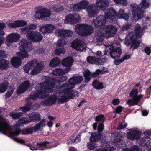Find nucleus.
Wrapping results in <instances>:
<instances>
[{
	"mask_svg": "<svg viewBox=\"0 0 151 151\" xmlns=\"http://www.w3.org/2000/svg\"><path fill=\"white\" fill-rule=\"evenodd\" d=\"M83 79L82 77L78 76L72 77L69 79L68 83L66 82L62 84L61 86L66 87L64 89H58V91L55 94L52 95L47 99L42 102V104L46 106L52 105L56 101L63 102H66L70 99H73L77 97L78 93L76 90L70 92V90L77 84L80 83Z\"/></svg>",
	"mask_w": 151,
	"mask_h": 151,
	"instance_id": "f257e3e1",
	"label": "nucleus"
},
{
	"mask_svg": "<svg viewBox=\"0 0 151 151\" xmlns=\"http://www.w3.org/2000/svg\"><path fill=\"white\" fill-rule=\"evenodd\" d=\"M67 78L65 76L61 77L53 78L50 81H46L43 83L38 84L37 85L35 91H32L30 96L28 97L27 100L30 99L33 100H36L37 98L43 99L46 97L48 95L49 92L55 91L54 94H55L57 91L58 89L63 90V88L61 86L62 85L59 87L58 85L67 79Z\"/></svg>",
	"mask_w": 151,
	"mask_h": 151,
	"instance_id": "f03ea898",
	"label": "nucleus"
},
{
	"mask_svg": "<svg viewBox=\"0 0 151 151\" xmlns=\"http://www.w3.org/2000/svg\"><path fill=\"white\" fill-rule=\"evenodd\" d=\"M88 4L89 2L87 0H82L73 6V10L78 11L86 9L89 17H94L97 15L99 9L105 10L109 5V2L107 0H97L93 4L88 5Z\"/></svg>",
	"mask_w": 151,
	"mask_h": 151,
	"instance_id": "7ed1b4c3",
	"label": "nucleus"
},
{
	"mask_svg": "<svg viewBox=\"0 0 151 151\" xmlns=\"http://www.w3.org/2000/svg\"><path fill=\"white\" fill-rule=\"evenodd\" d=\"M105 16L103 15L99 16L94 19L92 23V25L95 28L100 27L104 24L106 22V17L113 20L116 17L118 18H122L127 20L129 18L128 14L124 13V10L120 9L118 14H116L115 10L112 8L107 9L105 12Z\"/></svg>",
	"mask_w": 151,
	"mask_h": 151,
	"instance_id": "20e7f679",
	"label": "nucleus"
},
{
	"mask_svg": "<svg viewBox=\"0 0 151 151\" xmlns=\"http://www.w3.org/2000/svg\"><path fill=\"white\" fill-rule=\"evenodd\" d=\"M19 43L20 45L19 49L20 52H17L16 55L17 57H13L11 61L12 65L15 67L20 66L21 64V60L24 58L29 57L28 52L33 48L32 43L27 40L23 39Z\"/></svg>",
	"mask_w": 151,
	"mask_h": 151,
	"instance_id": "39448f33",
	"label": "nucleus"
},
{
	"mask_svg": "<svg viewBox=\"0 0 151 151\" xmlns=\"http://www.w3.org/2000/svg\"><path fill=\"white\" fill-rule=\"evenodd\" d=\"M143 30L140 25L137 24L135 29V35L133 32H129L124 42V43L127 46L130 45V49L132 48V50L138 48L140 45V42L137 38H140L143 35Z\"/></svg>",
	"mask_w": 151,
	"mask_h": 151,
	"instance_id": "423d86ee",
	"label": "nucleus"
},
{
	"mask_svg": "<svg viewBox=\"0 0 151 151\" xmlns=\"http://www.w3.org/2000/svg\"><path fill=\"white\" fill-rule=\"evenodd\" d=\"M139 5L141 8L136 3L132 4L130 5L133 18L135 20L143 17L144 10L142 9L149 7L150 6V4L147 2V0H142Z\"/></svg>",
	"mask_w": 151,
	"mask_h": 151,
	"instance_id": "0eeeda50",
	"label": "nucleus"
},
{
	"mask_svg": "<svg viewBox=\"0 0 151 151\" xmlns=\"http://www.w3.org/2000/svg\"><path fill=\"white\" fill-rule=\"evenodd\" d=\"M33 68L30 73L31 75H35L40 72L44 67L42 62H38L35 60H33L29 62L23 67L24 71L27 73H29L32 68Z\"/></svg>",
	"mask_w": 151,
	"mask_h": 151,
	"instance_id": "6e6552de",
	"label": "nucleus"
},
{
	"mask_svg": "<svg viewBox=\"0 0 151 151\" xmlns=\"http://www.w3.org/2000/svg\"><path fill=\"white\" fill-rule=\"evenodd\" d=\"M120 44L118 42L113 43L106 47L104 55L109 54L111 57L114 59H118L121 54L122 50L120 48Z\"/></svg>",
	"mask_w": 151,
	"mask_h": 151,
	"instance_id": "1a4fd4ad",
	"label": "nucleus"
},
{
	"mask_svg": "<svg viewBox=\"0 0 151 151\" xmlns=\"http://www.w3.org/2000/svg\"><path fill=\"white\" fill-rule=\"evenodd\" d=\"M60 9H56V6L53 7V9L52 8L50 10L46 8H43L39 9L35 13L34 16L35 17L39 19H45L46 18L49 17L51 14V12L53 11L60 12L62 8L60 7Z\"/></svg>",
	"mask_w": 151,
	"mask_h": 151,
	"instance_id": "9d476101",
	"label": "nucleus"
},
{
	"mask_svg": "<svg viewBox=\"0 0 151 151\" xmlns=\"http://www.w3.org/2000/svg\"><path fill=\"white\" fill-rule=\"evenodd\" d=\"M75 30L79 35L84 36L91 35L93 32V27L86 24H79L75 26Z\"/></svg>",
	"mask_w": 151,
	"mask_h": 151,
	"instance_id": "9b49d317",
	"label": "nucleus"
},
{
	"mask_svg": "<svg viewBox=\"0 0 151 151\" xmlns=\"http://www.w3.org/2000/svg\"><path fill=\"white\" fill-rule=\"evenodd\" d=\"M104 125L102 123H100L98 127V133H92L91 134V136L90 138V142L87 143L88 148L90 150H93L97 146L95 143L93 142L98 141L100 138L101 134L99 133L102 132L103 130Z\"/></svg>",
	"mask_w": 151,
	"mask_h": 151,
	"instance_id": "f8f14e48",
	"label": "nucleus"
},
{
	"mask_svg": "<svg viewBox=\"0 0 151 151\" xmlns=\"http://www.w3.org/2000/svg\"><path fill=\"white\" fill-rule=\"evenodd\" d=\"M138 92V90L136 89H133L131 91L130 95L131 97H133V98L128 100L127 101V103L129 106H132L137 105L140 99L143 96V95L141 94L137 95Z\"/></svg>",
	"mask_w": 151,
	"mask_h": 151,
	"instance_id": "ddd939ff",
	"label": "nucleus"
},
{
	"mask_svg": "<svg viewBox=\"0 0 151 151\" xmlns=\"http://www.w3.org/2000/svg\"><path fill=\"white\" fill-rule=\"evenodd\" d=\"M102 29L106 37L107 38L113 37L117 31L116 28L111 25L105 26Z\"/></svg>",
	"mask_w": 151,
	"mask_h": 151,
	"instance_id": "4468645a",
	"label": "nucleus"
},
{
	"mask_svg": "<svg viewBox=\"0 0 151 151\" xmlns=\"http://www.w3.org/2000/svg\"><path fill=\"white\" fill-rule=\"evenodd\" d=\"M26 36L27 38L32 42L40 41L43 38L40 33L37 31H31L28 32Z\"/></svg>",
	"mask_w": 151,
	"mask_h": 151,
	"instance_id": "2eb2a0df",
	"label": "nucleus"
},
{
	"mask_svg": "<svg viewBox=\"0 0 151 151\" xmlns=\"http://www.w3.org/2000/svg\"><path fill=\"white\" fill-rule=\"evenodd\" d=\"M81 18L78 14H74L67 16L64 20L65 23L75 24L77 23Z\"/></svg>",
	"mask_w": 151,
	"mask_h": 151,
	"instance_id": "dca6fc26",
	"label": "nucleus"
},
{
	"mask_svg": "<svg viewBox=\"0 0 151 151\" xmlns=\"http://www.w3.org/2000/svg\"><path fill=\"white\" fill-rule=\"evenodd\" d=\"M20 37V35L17 33H10L6 37V44L8 46H9L11 43L17 42Z\"/></svg>",
	"mask_w": 151,
	"mask_h": 151,
	"instance_id": "f3484780",
	"label": "nucleus"
},
{
	"mask_svg": "<svg viewBox=\"0 0 151 151\" xmlns=\"http://www.w3.org/2000/svg\"><path fill=\"white\" fill-rule=\"evenodd\" d=\"M101 72V71L99 69H97L95 72L92 73L87 69L83 72L84 76L85 78V81L86 83L88 82L91 78L97 76Z\"/></svg>",
	"mask_w": 151,
	"mask_h": 151,
	"instance_id": "a211bd4d",
	"label": "nucleus"
},
{
	"mask_svg": "<svg viewBox=\"0 0 151 151\" xmlns=\"http://www.w3.org/2000/svg\"><path fill=\"white\" fill-rule=\"evenodd\" d=\"M141 134V132L139 131L137 128L130 129L129 132L127 133V138L132 140H137L139 138Z\"/></svg>",
	"mask_w": 151,
	"mask_h": 151,
	"instance_id": "6ab92c4d",
	"label": "nucleus"
},
{
	"mask_svg": "<svg viewBox=\"0 0 151 151\" xmlns=\"http://www.w3.org/2000/svg\"><path fill=\"white\" fill-rule=\"evenodd\" d=\"M104 37H106L105 35L102 28H101L99 30L96 31L95 33L93 42H96L102 41Z\"/></svg>",
	"mask_w": 151,
	"mask_h": 151,
	"instance_id": "aec40b11",
	"label": "nucleus"
},
{
	"mask_svg": "<svg viewBox=\"0 0 151 151\" xmlns=\"http://www.w3.org/2000/svg\"><path fill=\"white\" fill-rule=\"evenodd\" d=\"M71 46L77 50L82 51L85 48L86 46L83 42L78 39H76L72 42Z\"/></svg>",
	"mask_w": 151,
	"mask_h": 151,
	"instance_id": "412c9836",
	"label": "nucleus"
},
{
	"mask_svg": "<svg viewBox=\"0 0 151 151\" xmlns=\"http://www.w3.org/2000/svg\"><path fill=\"white\" fill-rule=\"evenodd\" d=\"M27 24L26 22L23 20H17L14 22L9 21L7 22L6 23L7 26L10 29L24 26Z\"/></svg>",
	"mask_w": 151,
	"mask_h": 151,
	"instance_id": "4be33fe9",
	"label": "nucleus"
},
{
	"mask_svg": "<svg viewBox=\"0 0 151 151\" xmlns=\"http://www.w3.org/2000/svg\"><path fill=\"white\" fill-rule=\"evenodd\" d=\"M56 27L51 24H48L41 27L39 30L43 34L50 33L53 32Z\"/></svg>",
	"mask_w": 151,
	"mask_h": 151,
	"instance_id": "5701e85b",
	"label": "nucleus"
},
{
	"mask_svg": "<svg viewBox=\"0 0 151 151\" xmlns=\"http://www.w3.org/2000/svg\"><path fill=\"white\" fill-rule=\"evenodd\" d=\"M30 86V83L28 81H24L17 88L16 93L20 94L24 93L27 88H29Z\"/></svg>",
	"mask_w": 151,
	"mask_h": 151,
	"instance_id": "b1692460",
	"label": "nucleus"
},
{
	"mask_svg": "<svg viewBox=\"0 0 151 151\" xmlns=\"http://www.w3.org/2000/svg\"><path fill=\"white\" fill-rule=\"evenodd\" d=\"M87 60L90 63H94L97 65L103 64L104 62L106 61V59L103 58L101 60L95 57L90 56L87 58Z\"/></svg>",
	"mask_w": 151,
	"mask_h": 151,
	"instance_id": "393cba45",
	"label": "nucleus"
},
{
	"mask_svg": "<svg viewBox=\"0 0 151 151\" xmlns=\"http://www.w3.org/2000/svg\"><path fill=\"white\" fill-rule=\"evenodd\" d=\"M74 62L73 58L71 57H67L63 59L62 61V65L66 67H70L72 66Z\"/></svg>",
	"mask_w": 151,
	"mask_h": 151,
	"instance_id": "a878e982",
	"label": "nucleus"
},
{
	"mask_svg": "<svg viewBox=\"0 0 151 151\" xmlns=\"http://www.w3.org/2000/svg\"><path fill=\"white\" fill-rule=\"evenodd\" d=\"M29 117L30 121L37 122L40 119L39 114L36 113H32L29 115Z\"/></svg>",
	"mask_w": 151,
	"mask_h": 151,
	"instance_id": "bb28decb",
	"label": "nucleus"
},
{
	"mask_svg": "<svg viewBox=\"0 0 151 151\" xmlns=\"http://www.w3.org/2000/svg\"><path fill=\"white\" fill-rule=\"evenodd\" d=\"M70 70V68L65 69V70L61 68H56L52 71L54 75L56 76H59L67 73Z\"/></svg>",
	"mask_w": 151,
	"mask_h": 151,
	"instance_id": "cd10ccee",
	"label": "nucleus"
},
{
	"mask_svg": "<svg viewBox=\"0 0 151 151\" xmlns=\"http://www.w3.org/2000/svg\"><path fill=\"white\" fill-rule=\"evenodd\" d=\"M30 122L29 119L27 117H22L19 119L18 122L15 124V127H19L22 124H26L29 123Z\"/></svg>",
	"mask_w": 151,
	"mask_h": 151,
	"instance_id": "c85d7f7f",
	"label": "nucleus"
},
{
	"mask_svg": "<svg viewBox=\"0 0 151 151\" xmlns=\"http://www.w3.org/2000/svg\"><path fill=\"white\" fill-rule=\"evenodd\" d=\"M37 28V25L34 24H32L29 25H28L26 27L22 28L21 31L24 34L26 35L29 32L31 31H32V29H35Z\"/></svg>",
	"mask_w": 151,
	"mask_h": 151,
	"instance_id": "c756f323",
	"label": "nucleus"
},
{
	"mask_svg": "<svg viewBox=\"0 0 151 151\" xmlns=\"http://www.w3.org/2000/svg\"><path fill=\"white\" fill-rule=\"evenodd\" d=\"M92 86L97 89H101L104 88L103 84L96 80L93 81L92 83Z\"/></svg>",
	"mask_w": 151,
	"mask_h": 151,
	"instance_id": "7c9ffc66",
	"label": "nucleus"
},
{
	"mask_svg": "<svg viewBox=\"0 0 151 151\" xmlns=\"http://www.w3.org/2000/svg\"><path fill=\"white\" fill-rule=\"evenodd\" d=\"M60 63V61L57 58H55L50 62V65L51 67H55L57 66Z\"/></svg>",
	"mask_w": 151,
	"mask_h": 151,
	"instance_id": "2f4dec72",
	"label": "nucleus"
},
{
	"mask_svg": "<svg viewBox=\"0 0 151 151\" xmlns=\"http://www.w3.org/2000/svg\"><path fill=\"white\" fill-rule=\"evenodd\" d=\"M9 63L5 60H2L0 61V69H3L7 68L8 67Z\"/></svg>",
	"mask_w": 151,
	"mask_h": 151,
	"instance_id": "473e14b6",
	"label": "nucleus"
},
{
	"mask_svg": "<svg viewBox=\"0 0 151 151\" xmlns=\"http://www.w3.org/2000/svg\"><path fill=\"white\" fill-rule=\"evenodd\" d=\"M55 34L59 37H64L65 30L62 29H58L55 31Z\"/></svg>",
	"mask_w": 151,
	"mask_h": 151,
	"instance_id": "72a5a7b5",
	"label": "nucleus"
},
{
	"mask_svg": "<svg viewBox=\"0 0 151 151\" xmlns=\"http://www.w3.org/2000/svg\"><path fill=\"white\" fill-rule=\"evenodd\" d=\"M22 113L21 112L16 113L13 112L10 113V115L13 119H16L22 116Z\"/></svg>",
	"mask_w": 151,
	"mask_h": 151,
	"instance_id": "f704fd0d",
	"label": "nucleus"
},
{
	"mask_svg": "<svg viewBox=\"0 0 151 151\" xmlns=\"http://www.w3.org/2000/svg\"><path fill=\"white\" fill-rule=\"evenodd\" d=\"M7 82L1 83L0 85V93H3L5 91L8 87Z\"/></svg>",
	"mask_w": 151,
	"mask_h": 151,
	"instance_id": "c9c22d12",
	"label": "nucleus"
},
{
	"mask_svg": "<svg viewBox=\"0 0 151 151\" xmlns=\"http://www.w3.org/2000/svg\"><path fill=\"white\" fill-rule=\"evenodd\" d=\"M118 132H115L111 134V137L112 138H114V142H117L118 143V142L120 141V138L118 137Z\"/></svg>",
	"mask_w": 151,
	"mask_h": 151,
	"instance_id": "e433bc0d",
	"label": "nucleus"
},
{
	"mask_svg": "<svg viewBox=\"0 0 151 151\" xmlns=\"http://www.w3.org/2000/svg\"><path fill=\"white\" fill-rule=\"evenodd\" d=\"M31 105V103H29L26 104L23 107H20V108L22 109L23 111H28L30 110Z\"/></svg>",
	"mask_w": 151,
	"mask_h": 151,
	"instance_id": "4c0bfd02",
	"label": "nucleus"
},
{
	"mask_svg": "<svg viewBox=\"0 0 151 151\" xmlns=\"http://www.w3.org/2000/svg\"><path fill=\"white\" fill-rule=\"evenodd\" d=\"M65 50L63 47L61 48L56 49L55 50V53L57 55H60L61 54H63L65 52Z\"/></svg>",
	"mask_w": 151,
	"mask_h": 151,
	"instance_id": "58836bf2",
	"label": "nucleus"
},
{
	"mask_svg": "<svg viewBox=\"0 0 151 151\" xmlns=\"http://www.w3.org/2000/svg\"><path fill=\"white\" fill-rule=\"evenodd\" d=\"M66 44V42L63 39H59L57 42L56 45L57 46H62Z\"/></svg>",
	"mask_w": 151,
	"mask_h": 151,
	"instance_id": "ea45409f",
	"label": "nucleus"
},
{
	"mask_svg": "<svg viewBox=\"0 0 151 151\" xmlns=\"http://www.w3.org/2000/svg\"><path fill=\"white\" fill-rule=\"evenodd\" d=\"M5 27V24L4 23H0V36H3L5 33L3 30Z\"/></svg>",
	"mask_w": 151,
	"mask_h": 151,
	"instance_id": "a19ab883",
	"label": "nucleus"
},
{
	"mask_svg": "<svg viewBox=\"0 0 151 151\" xmlns=\"http://www.w3.org/2000/svg\"><path fill=\"white\" fill-rule=\"evenodd\" d=\"M122 151H139V149L135 145H133L131 147V150L127 148L123 150Z\"/></svg>",
	"mask_w": 151,
	"mask_h": 151,
	"instance_id": "79ce46f5",
	"label": "nucleus"
},
{
	"mask_svg": "<svg viewBox=\"0 0 151 151\" xmlns=\"http://www.w3.org/2000/svg\"><path fill=\"white\" fill-rule=\"evenodd\" d=\"M116 3H119L122 4L123 6H126L127 4L126 0H113Z\"/></svg>",
	"mask_w": 151,
	"mask_h": 151,
	"instance_id": "37998d69",
	"label": "nucleus"
},
{
	"mask_svg": "<svg viewBox=\"0 0 151 151\" xmlns=\"http://www.w3.org/2000/svg\"><path fill=\"white\" fill-rule=\"evenodd\" d=\"M73 34L72 31L70 30H65L64 37H70L72 36Z\"/></svg>",
	"mask_w": 151,
	"mask_h": 151,
	"instance_id": "c03bdc74",
	"label": "nucleus"
},
{
	"mask_svg": "<svg viewBox=\"0 0 151 151\" xmlns=\"http://www.w3.org/2000/svg\"><path fill=\"white\" fill-rule=\"evenodd\" d=\"M127 126V124L125 122H120L119 124L117 129L118 130H120L125 128Z\"/></svg>",
	"mask_w": 151,
	"mask_h": 151,
	"instance_id": "a18cd8bd",
	"label": "nucleus"
},
{
	"mask_svg": "<svg viewBox=\"0 0 151 151\" xmlns=\"http://www.w3.org/2000/svg\"><path fill=\"white\" fill-rule=\"evenodd\" d=\"M96 121L97 122L100 121L101 122H104V115L102 114L97 116L96 118Z\"/></svg>",
	"mask_w": 151,
	"mask_h": 151,
	"instance_id": "49530a36",
	"label": "nucleus"
},
{
	"mask_svg": "<svg viewBox=\"0 0 151 151\" xmlns=\"http://www.w3.org/2000/svg\"><path fill=\"white\" fill-rule=\"evenodd\" d=\"M14 91V88H9L7 92L6 93V95L8 98H9L12 95Z\"/></svg>",
	"mask_w": 151,
	"mask_h": 151,
	"instance_id": "de8ad7c7",
	"label": "nucleus"
},
{
	"mask_svg": "<svg viewBox=\"0 0 151 151\" xmlns=\"http://www.w3.org/2000/svg\"><path fill=\"white\" fill-rule=\"evenodd\" d=\"M49 143V142L47 141H44L40 143H37V145L41 147H45L46 145Z\"/></svg>",
	"mask_w": 151,
	"mask_h": 151,
	"instance_id": "09e8293b",
	"label": "nucleus"
},
{
	"mask_svg": "<svg viewBox=\"0 0 151 151\" xmlns=\"http://www.w3.org/2000/svg\"><path fill=\"white\" fill-rule=\"evenodd\" d=\"M145 52L147 55H149L151 53L150 48L149 47H146L143 50Z\"/></svg>",
	"mask_w": 151,
	"mask_h": 151,
	"instance_id": "8fccbe9b",
	"label": "nucleus"
},
{
	"mask_svg": "<svg viewBox=\"0 0 151 151\" xmlns=\"http://www.w3.org/2000/svg\"><path fill=\"white\" fill-rule=\"evenodd\" d=\"M41 127L39 126L38 124L35 125L34 127H31V128L32 129V133L34 131L36 132L38 131Z\"/></svg>",
	"mask_w": 151,
	"mask_h": 151,
	"instance_id": "3c124183",
	"label": "nucleus"
},
{
	"mask_svg": "<svg viewBox=\"0 0 151 151\" xmlns=\"http://www.w3.org/2000/svg\"><path fill=\"white\" fill-rule=\"evenodd\" d=\"M114 148L113 147H108L104 149H99L97 150L96 151H111Z\"/></svg>",
	"mask_w": 151,
	"mask_h": 151,
	"instance_id": "603ef678",
	"label": "nucleus"
},
{
	"mask_svg": "<svg viewBox=\"0 0 151 151\" xmlns=\"http://www.w3.org/2000/svg\"><path fill=\"white\" fill-rule=\"evenodd\" d=\"M46 122V120L44 119H42L41 120L40 122L38 124V125L41 127H44L45 126V122Z\"/></svg>",
	"mask_w": 151,
	"mask_h": 151,
	"instance_id": "864d4df0",
	"label": "nucleus"
},
{
	"mask_svg": "<svg viewBox=\"0 0 151 151\" xmlns=\"http://www.w3.org/2000/svg\"><path fill=\"white\" fill-rule=\"evenodd\" d=\"M130 25L127 24L123 25L122 28L123 31H126L128 30L130 27Z\"/></svg>",
	"mask_w": 151,
	"mask_h": 151,
	"instance_id": "5fc2aeb1",
	"label": "nucleus"
},
{
	"mask_svg": "<svg viewBox=\"0 0 151 151\" xmlns=\"http://www.w3.org/2000/svg\"><path fill=\"white\" fill-rule=\"evenodd\" d=\"M115 60L114 61V64L116 65H118L120 64L121 63L123 62V60H122V59H120L117 60V59H114Z\"/></svg>",
	"mask_w": 151,
	"mask_h": 151,
	"instance_id": "6e6d98bb",
	"label": "nucleus"
},
{
	"mask_svg": "<svg viewBox=\"0 0 151 151\" xmlns=\"http://www.w3.org/2000/svg\"><path fill=\"white\" fill-rule=\"evenodd\" d=\"M73 140L74 144H76L79 142L81 140L80 135H77L75 139Z\"/></svg>",
	"mask_w": 151,
	"mask_h": 151,
	"instance_id": "4d7b16f0",
	"label": "nucleus"
},
{
	"mask_svg": "<svg viewBox=\"0 0 151 151\" xmlns=\"http://www.w3.org/2000/svg\"><path fill=\"white\" fill-rule=\"evenodd\" d=\"M120 103V101L119 100L117 99H114L112 102V104L114 105H117L119 104Z\"/></svg>",
	"mask_w": 151,
	"mask_h": 151,
	"instance_id": "13d9d810",
	"label": "nucleus"
},
{
	"mask_svg": "<svg viewBox=\"0 0 151 151\" xmlns=\"http://www.w3.org/2000/svg\"><path fill=\"white\" fill-rule=\"evenodd\" d=\"M123 108L120 106H117L115 112L117 113H119L121 112Z\"/></svg>",
	"mask_w": 151,
	"mask_h": 151,
	"instance_id": "bf43d9fd",
	"label": "nucleus"
},
{
	"mask_svg": "<svg viewBox=\"0 0 151 151\" xmlns=\"http://www.w3.org/2000/svg\"><path fill=\"white\" fill-rule=\"evenodd\" d=\"M104 52H105L103 51ZM95 55L98 57H102L104 55V54H102V52L100 51H98L96 52L95 53Z\"/></svg>",
	"mask_w": 151,
	"mask_h": 151,
	"instance_id": "052dcab7",
	"label": "nucleus"
},
{
	"mask_svg": "<svg viewBox=\"0 0 151 151\" xmlns=\"http://www.w3.org/2000/svg\"><path fill=\"white\" fill-rule=\"evenodd\" d=\"M5 52L0 50V58L2 57L6 58V55L5 54Z\"/></svg>",
	"mask_w": 151,
	"mask_h": 151,
	"instance_id": "680f3d73",
	"label": "nucleus"
},
{
	"mask_svg": "<svg viewBox=\"0 0 151 151\" xmlns=\"http://www.w3.org/2000/svg\"><path fill=\"white\" fill-rule=\"evenodd\" d=\"M14 140L17 142H20L21 143H24L25 142L24 140L23 139L16 137L14 138Z\"/></svg>",
	"mask_w": 151,
	"mask_h": 151,
	"instance_id": "e2e57ef3",
	"label": "nucleus"
},
{
	"mask_svg": "<svg viewBox=\"0 0 151 151\" xmlns=\"http://www.w3.org/2000/svg\"><path fill=\"white\" fill-rule=\"evenodd\" d=\"M131 57L130 55H125L122 58V60H123V61L129 59Z\"/></svg>",
	"mask_w": 151,
	"mask_h": 151,
	"instance_id": "0e129e2a",
	"label": "nucleus"
},
{
	"mask_svg": "<svg viewBox=\"0 0 151 151\" xmlns=\"http://www.w3.org/2000/svg\"><path fill=\"white\" fill-rule=\"evenodd\" d=\"M142 115L144 116H147L148 114V111L146 110H144L142 111Z\"/></svg>",
	"mask_w": 151,
	"mask_h": 151,
	"instance_id": "69168bd1",
	"label": "nucleus"
},
{
	"mask_svg": "<svg viewBox=\"0 0 151 151\" xmlns=\"http://www.w3.org/2000/svg\"><path fill=\"white\" fill-rule=\"evenodd\" d=\"M53 124V122L51 121H49L47 122V125L50 127H52Z\"/></svg>",
	"mask_w": 151,
	"mask_h": 151,
	"instance_id": "338daca9",
	"label": "nucleus"
},
{
	"mask_svg": "<svg viewBox=\"0 0 151 151\" xmlns=\"http://www.w3.org/2000/svg\"><path fill=\"white\" fill-rule=\"evenodd\" d=\"M150 134H151V131L149 130H146L144 132V134L145 135H149Z\"/></svg>",
	"mask_w": 151,
	"mask_h": 151,
	"instance_id": "774afa93",
	"label": "nucleus"
}]
</instances>
